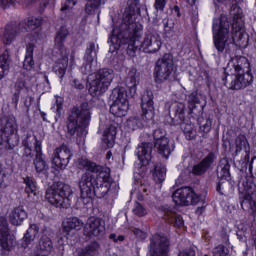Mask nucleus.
Wrapping results in <instances>:
<instances>
[{"label": "nucleus", "instance_id": "412c9836", "mask_svg": "<svg viewBox=\"0 0 256 256\" xmlns=\"http://www.w3.org/2000/svg\"><path fill=\"white\" fill-rule=\"evenodd\" d=\"M139 85V73L135 68H130L126 77V87L129 91L130 97H135L137 93V86Z\"/></svg>", "mask_w": 256, "mask_h": 256}, {"label": "nucleus", "instance_id": "a19ab883", "mask_svg": "<svg viewBox=\"0 0 256 256\" xmlns=\"http://www.w3.org/2000/svg\"><path fill=\"white\" fill-rule=\"evenodd\" d=\"M213 256H227V249L223 245H219L213 249Z\"/></svg>", "mask_w": 256, "mask_h": 256}, {"label": "nucleus", "instance_id": "7ed1b4c3", "mask_svg": "<svg viewBox=\"0 0 256 256\" xmlns=\"http://www.w3.org/2000/svg\"><path fill=\"white\" fill-rule=\"evenodd\" d=\"M226 80L234 81L236 88L247 87L250 81H253L251 75V64L245 56H235L228 62L224 69Z\"/></svg>", "mask_w": 256, "mask_h": 256}, {"label": "nucleus", "instance_id": "4468645a", "mask_svg": "<svg viewBox=\"0 0 256 256\" xmlns=\"http://www.w3.org/2000/svg\"><path fill=\"white\" fill-rule=\"evenodd\" d=\"M150 256H169V240L161 234H155L150 242Z\"/></svg>", "mask_w": 256, "mask_h": 256}, {"label": "nucleus", "instance_id": "09e8293b", "mask_svg": "<svg viewBox=\"0 0 256 256\" xmlns=\"http://www.w3.org/2000/svg\"><path fill=\"white\" fill-rule=\"evenodd\" d=\"M17 0H0V3L3 7H9V5H14Z\"/></svg>", "mask_w": 256, "mask_h": 256}, {"label": "nucleus", "instance_id": "052dcab7", "mask_svg": "<svg viewBox=\"0 0 256 256\" xmlns=\"http://www.w3.org/2000/svg\"><path fill=\"white\" fill-rule=\"evenodd\" d=\"M113 154L111 153V151H109L108 153H107V159H111V156H112Z\"/></svg>", "mask_w": 256, "mask_h": 256}, {"label": "nucleus", "instance_id": "e2e57ef3", "mask_svg": "<svg viewBox=\"0 0 256 256\" xmlns=\"http://www.w3.org/2000/svg\"><path fill=\"white\" fill-rule=\"evenodd\" d=\"M112 39H117V37H115V30L112 32Z\"/></svg>", "mask_w": 256, "mask_h": 256}, {"label": "nucleus", "instance_id": "e433bc0d", "mask_svg": "<svg viewBox=\"0 0 256 256\" xmlns=\"http://www.w3.org/2000/svg\"><path fill=\"white\" fill-rule=\"evenodd\" d=\"M27 27L30 31H34V29L41 27V18H35V17L28 18Z\"/></svg>", "mask_w": 256, "mask_h": 256}, {"label": "nucleus", "instance_id": "aec40b11", "mask_svg": "<svg viewBox=\"0 0 256 256\" xmlns=\"http://www.w3.org/2000/svg\"><path fill=\"white\" fill-rule=\"evenodd\" d=\"M25 31L26 30L23 28V25H19L15 28L7 27L5 30H0V40L5 45H10L17 35H20V33H25Z\"/></svg>", "mask_w": 256, "mask_h": 256}, {"label": "nucleus", "instance_id": "de8ad7c7", "mask_svg": "<svg viewBox=\"0 0 256 256\" xmlns=\"http://www.w3.org/2000/svg\"><path fill=\"white\" fill-rule=\"evenodd\" d=\"M137 123V119L136 118H130L128 121H127V126L130 128V129H135V124Z\"/></svg>", "mask_w": 256, "mask_h": 256}, {"label": "nucleus", "instance_id": "4d7b16f0", "mask_svg": "<svg viewBox=\"0 0 256 256\" xmlns=\"http://www.w3.org/2000/svg\"><path fill=\"white\" fill-rule=\"evenodd\" d=\"M225 165H224V170L225 171H229V164L227 163V161H225Z\"/></svg>", "mask_w": 256, "mask_h": 256}, {"label": "nucleus", "instance_id": "3c124183", "mask_svg": "<svg viewBox=\"0 0 256 256\" xmlns=\"http://www.w3.org/2000/svg\"><path fill=\"white\" fill-rule=\"evenodd\" d=\"M35 151H36V155H42L41 154V142H39V141H36V143H35Z\"/></svg>", "mask_w": 256, "mask_h": 256}, {"label": "nucleus", "instance_id": "9d476101", "mask_svg": "<svg viewBox=\"0 0 256 256\" xmlns=\"http://www.w3.org/2000/svg\"><path fill=\"white\" fill-rule=\"evenodd\" d=\"M172 73L173 56H171V54H164L163 57L156 62L154 69L155 83H165V81H168L169 77H171Z\"/></svg>", "mask_w": 256, "mask_h": 256}, {"label": "nucleus", "instance_id": "49530a36", "mask_svg": "<svg viewBox=\"0 0 256 256\" xmlns=\"http://www.w3.org/2000/svg\"><path fill=\"white\" fill-rule=\"evenodd\" d=\"M178 256H195V251L193 249H187L181 251Z\"/></svg>", "mask_w": 256, "mask_h": 256}, {"label": "nucleus", "instance_id": "5701e85b", "mask_svg": "<svg viewBox=\"0 0 256 256\" xmlns=\"http://www.w3.org/2000/svg\"><path fill=\"white\" fill-rule=\"evenodd\" d=\"M27 219V211L22 206L14 208L9 214V221L11 225L19 227L23 224V221Z\"/></svg>", "mask_w": 256, "mask_h": 256}, {"label": "nucleus", "instance_id": "1a4fd4ad", "mask_svg": "<svg viewBox=\"0 0 256 256\" xmlns=\"http://www.w3.org/2000/svg\"><path fill=\"white\" fill-rule=\"evenodd\" d=\"M111 98L113 104L110 106V113L114 117H125L129 111V99H127V90L123 87L114 88Z\"/></svg>", "mask_w": 256, "mask_h": 256}, {"label": "nucleus", "instance_id": "ddd939ff", "mask_svg": "<svg viewBox=\"0 0 256 256\" xmlns=\"http://www.w3.org/2000/svg\"><path fill=\"white\" fill-rule=\"evenodd\" d=\"M15 247V236L9 232L7 220L0 219V251L7 253Z\"/></svg>", "mask_w": 256, "mask_h": 256}, {"label": "nucleus", "instance_id": "f03ea898", "mask_svg": "<svg viewBox=\"0 0 256 256\" xmlns=\"http://www.w3.org/2000/svg\"><path fill=\"white\" fill-rule=\"evenodd\" d=\"M232 23L226 15H221L220 19L213 22V39L217 51H224L227 45L235 42V36L243 35V10L237 5H233L230 10Z\"/></svg>", "mask_w": 256, "mask_h": 256}, {"label": "nucleus", "instance_id": "f257e3e1", "mask_svg": "<svg viewBox=\"0 0 256 256\" xmlns=\"http://www.w3.org/2000/svg\"><path fill=\"white\" fill-rule=\"evenodd\" d=\"M80 167L86 169L79 181L80 197L84 205H89L93 197H105L111 189V170L97 166L87 159L79 160Z\"/></svg>", "mask_w": 256, "mask_h": 256}, {"label": "nucleus", "instance_id": "bb28decb", "mask_svg": "<svg viewBox=\"0 0 256 256\" xmlns=\"http://www.w3.org/2000/svg\"><path fill=\"white\" fill-rule=\"evenodd\" d=\"M86 65H84V73H91L93 68L97 67V53L89 50L85 56Z\"/></svg>", "mask_w": 256, "mask_h": 256}, {"label": "nucleus", "instance_id": "473e14b6", "mask_svg": "<svg viewBox=\"0 0 256 256\" xmlns=\"http://www.w3.org/2000/svg\"><path fill=\"white\" fill-rule=\"evenodd\" d=\"M167 173V168H165L164 165H157L155 166L153 177L155 181H158L159 183H162V181H165V175Z\"/></svg>", "mask_w": 256, "mask_h": 256}, {"label": "nucleus", "instance_id": "bf43d9fd", "mask_svg": "<svg viewBox=\"0 0 256 256\" xmlns=\"http://www.w3.org/2000/svg\"><path fill=\"white\" fill-rule=\"evenodd\" d=\"M115 237H117V235H115V234L110 235V239H113L114 241H117V239H115Z\"/></svg>", "mask_w": 256, "mask_h": 256}, {"label": "nucleus", "instance_id": "b1692460", "mask_svg": "<svg viewBox=\"0 0 256 256\" xmlns=\"http://www.w3.org/2000/svg\"><path fill=\"white\" fill-rule=\"evenodd\" d=\"M153 151V146L149 143H142L137 148V155L139 161L144 165H149L151 161V153Z\"/></svg>", "mask_w": 256, "mask_h": 256}, {"label": "nucleus", "instance_id": "5fc2aeb1", "mask_svg": "<svg viewBox=\"0 0 256 256\" xmlns=\"http://www.w3.org/2000/svg\"><path fill=\"white\" fill-rule=\"evenodd\" d=\"M13 101L17 105V101H19V95L14 94Z\"/></svg>", "mask_w": 256, "mask_h": 256}, {"label": "nucleus", "instance_id": "9b49d317", "mask_svg": "<svg viewBox=\"0 0 256 256\" xmlns=\"http://www.w3.org/2000/svg\"><path fill=\"white\" fill-rule=\"evenodd\" d=\"M172 199L176 205H196L201 201L199 195L195 193L193 188L184 187L176 190Z\"/></svg>", "mask_w": 256, "mask_h": 256}, {"label": "nucleus", "instance_id": "864d4df0", "mask_svg": "<svg viewBox=\"0 0 256 256\" xmlns=\"http://www.w3.org/2000/svg\"><path fill=\"white\" fill-rule=\"evenodd\" d=\"M15 87L18 89H21L22 87H25V83H23V82L16 83Z\"/></svg>", "mask_w": 256, "mask_h": 256}, {"label": "nucleus", "instance_id": "13d9d810", "mask_svg": "<svg viewBox=\"0 0 256 256\" xmlns=\"http://www.w3.org/2000/svg\"><path fill=\"white\" fill-rule=\"evenodd\" d=\"M188 3L190 5H195V3H197V0H188Z\"/></svg>", "mask_w": 256, "mask_h": 256}, {"label": "nucleus", "instance_id": "c03bdc74", "mask_svg": "<svg viewBox=\"0 0 256 256\" xmlns=\"http://www.w3.org/2000/svg\"><path fill=\"white\" fill-rule=\"evenodd\" d=\"M189 103L195 104L199 103V98L197 97V92H192L188 97Z\"/></svg>", "mask_w": 256, "mask_h": 256}, {"label": "nucleus", "instance_id": "338daca9", "mask_svg": "<svg viewBox=\"0 0 256 256\" xmlns=\"http://www.w3.org/2000/svg\"><path fill=\"white\" fill-rule=\"evenodd\" d=\"M60 243H61V245H63V240L62 239L60 240Z\"/></svg>", "mask_w": 256, "mask_h": 256}, {"label": "nucleus", "instance_id": "423d86ee", "mask_svg": "<svg viewBox=\"0 0 256 256\" xmlns=\"http://www.w3.org/2000/svg\"><path fill=\"white\" fill-rule=\"evenodd\" d=\"M67 35L69 32L65 28H61L55 38L56 52L53 71L60 79L65 77L67 67H69V50L63 45Z\"/></svg>", "mask_w": 256, "mask_h": 256}, {"label": "nucleus", "instance_id": "c9c22d12", "mask_svg": "<svg viewBox=\"0 0 256 256\" xmlns=\"http://www.w3.org/2000/svg\"><path fill=\"white\" fill-rule=\"evenodd\" d=\"M24 183L26 185L25 193L31 195V193H35L37 191V182H35L31 177H26L24 179Z\"/></svg>", "mask_w": 256, "mask_h": 256}, {"label": "nucleus", "instance_id": "a18cd8bd", "mask_svg": "<svg viewBox=\"0 0 256 256\" xmlns=\"http://www.w3.org/2000/svg\"><path fill=\"white\" fill-rule=\"evenodd\" d=\"M165 0H156L155 2V8L158 11H163V9H165Z\"/></svg>", "mask_w": 256, "mask_h": 256}, {"label": "nucleus", "instance_id": "0e129e2a", "mask_svg": "<svg viewBox=\"0 0 256 256\" xmlns=\"http://www.w3.org/2000/svg\"><path fill=\"white\" fill-rule=\"evenodd\" d=\"M217 191H221V184L218 185Z\"/></svg>", "mask_w": 256, "mask_h": 256}, {"label": "nucleus", "instance_id": "f8f14e48", "mask_svg": "<svg viewBox=\"0 0 256 256\" xmlns=\"http://www.w3.org/2000/svg\"><path fill=\"white\" fill-rule=\"evenodd\" d=\"M84 233L88 237H96V239H101V237L105 235V221L95 216L89 217L84 226Z\"/></svg>", "mask_w": 256, "mask_h": 256}, {"label": "nucleus", "instance_id": "6e6d98bb", "mask_svg": "<svg viewBox=\"0 0 256 256\" xmlns=\"http://www.w3.org/2000/svg\"><path fill=\"white\" fill-rule=\"evenodd\" d=\"M25 153L26 155H31V148L29 146L25 148Z\"/></svg>", "mask_w": 256, "mask_h": 256}, {"label": "nucleus", "instance_id": "69168bd1", "mask_svg": "<svg viewBox=\"0 0 256 256\" xmlns=\"http://www.w3.org/2000/svg\"><path fill=\"white\" fill-rule=\"evenodd\" d=\"M253 167V159L251 160V163H250V169Z\"/></svg>", "mask_w": 256, "mask_h": 256}, {"label": "nucleus", "instance_id": "7c9ffc66", "mask_svg": "<svg viewBox=\"0 0 256 256\" xmlns=\"http://www.w3.org/2000/svg\"><path fill=\"white\" fill-rule=\"evenodd\" d=\"M235 146H236V153H239V151H245L248 153L249 151V142H247V138L245 135H239L235 140Z\"/></svg>", "mask_w": 256, "mask_h": 256}, {"label": "nucleus", "instance_id": "c756f323", "mask_svg": "<svg viewBox=\"0 0 256 256\" xmlns=\"http://www.w3.org/2000/svg\"><path fill=\"white\" fill-rule=\"evenodd\" d=\"M129 7L128 9H126L125 13H124V23H126V25H133V23H135L137 21V17L139 16V13L137 12V10H135V8Z\"/></svg>", "mask_w": 256, "mask_h": 256}, {"label": "nucleus", "instance_id": "2eb2a0df", "mask_svg": "<svg viewBox=\"0 0 256 256\" xmlns=\"http://www.w3.org/2000/svg\"><path fill=\"white\" fill-rule=\"evenodd\" d=\"M155 148L158 153L162 155L165 159H169L173 149L169 144V138L165 137V132L162 129H156L153 133Z\"/></svg>", "mask_w": 256, "mask_h": 256}, {"label": "nucleus", "instance_id": "58836bf2", "mask_svg": "<svg viewBox=\"0 0 256 256\" xmlns=\"http://www.w3.org/2000/svg\"><path fill=\"white\" fill-rule=\"evenodd\" d=\"M101 5V0H88L86 4V12L89 14L97 9Z\"/></svg>", "mask_w": 256, "mask_h": 256}, {"label": "nucleus", "instance_id": "8fccbe9b", "mask_svg": "<svg viewBox=\"0 0 256 256\" xmlns=\"http://www.w3.org/2000/svg\"><path fill=\"white\" fill-rule=\"evenodd\" d=\"M57 111H61V107L63 106V98H56Z\"/></svg>", "mask_w": 256, "mask_h": 256}, {"label": "nucleus", "instance_id": "603ef678", "mask_svg": "<svg viewBox=\"0 0 256 256\" xmlns=\"http://www.w3.org/2000/svg\"><path fill=\"white\" fill-rule=\"evenodd\" d=\"M74 87L76 89H83V85L81 84V82L79 80H74Z\"/></svg>", "mask_w": 256, "mask_h": 256}, {"label": "nucleus", "instance_id": "c85d7f7f", "mask_svg": "<svg viewBox=\"0 0 256 256\" xmlns=\"http://www.w3.org/2000/svg\"><path fill=\"white\" fill-rule=\"evenodd\" d=\"M38 237L39 226H37V224H31L24 236V241L26 245L33 243V241H35V239H37Z\"/></svg>", "mask_w": 256, "mask_h": 256}, {"label": "nucleus", "instance_id": "680f3d73", "mask_svg": "<svg viewBox=\"0 0 256 256\" xmlns=\"http://www.w3.org/2000/svg\"><path fill=\"white\" fill-rule=\"evenodd\" d=\"M125 239V237L124 236H118V241H123Z\"/></svg>", "mask_w": 256, "mask_h": 256}, {"label": "nucleus", "instance_id": "79ce46f5", "mask_svg": "<svg viewBox=\"0 0 256 256\" xmlns=\"http://www.w3.org/2000/svg\"><path fill=\"white\" fill-rule=\"evenodd\" d=\"M77 2H75V0H64L63 4H62V8L61 11H67L69 9H73V7H75Z\"/></svg>", "mask_w": 256, "mask_h": 256}, {"label": "nucleus", "instance_id": "37998d69", "mask_svg": "<svg viewBox=\"0 0 256 256\" xmlns=\"http://www.w3.org/2000/svg\"><path fill=\"white\" fill-rule=\"evenodd\" d=\"M211 119H206L205 123L200 125V131H202V133H209V131H211Z\"/></svg>", "mask_w": 256, "mask_h": 256}, {"label": "nucleus", "instance_id": "cd10ccee", "mask_svg": "<svg viewBox=\"0 0 256 256\" xmlns=\"http://www.w3.org/2000/svg\"><path fill=\"white\" fill-rule=\"evenodd\" d=\"M117 135V127L110 126L103 133V141L107 145V147L111 148L115 145V137Z\"/></svg>", "mask_w": 256, "mask_h": 256}, {"label": "nucleus", "instance_id": "0eeeda50", "mask_svg": "<svg viewBox=\"0 0 256 256\" xmlns=\"http://www.w3.org/2000/svg\"><path fill=\"white\" fill-rule=\"evenodd\" d=\"M71 197H73L71 186L63 183L53 184L46 190L45 194V199L50 205L64 209L71 207Z\"/></svg>", "mask_w": 256, "mask_h": 256}, {"label": "nucleus", "instance_id": "20e7f679", "mask_svg": "<svg viewBox=\"0 0 256 256\" xmlns=\"http://www.w3.org/2000/svg\"><path fill=\"white\" fill-rule=\"evenodd\" d=\"M136 30L130 36L128 44V53L132 51H143V53H157L161 49V36L158 34L148 33L145 35L143 41H141V35L143 31V26L141 24H135Z\"/></svg>", "mask_w": 256, "mask_h": 256}, {"label": "nucleus", "instance_id": "a878e982", "mask_svg": "<svg viewBox=\"0 0 256 256\" xmlns=\"http://www.w3.org/2000/svg\"><path fill=\"white\" fill-rule=\"evenodd\" d=\"M214 159L215 156L213 155V153L208 154L206 158L203 159L199 164L194 165L192 173L194 175H203V173H205V171H207V169L211 167V164L213 163Z\"/></svg>", "mask_w": 256, "mask_h": 256}, {"label": "nucleus", "instance_id": "393cba45", "mask_svg": "<svg viewBox=\"0 0 256 256\" xmlns=\"http://www.w3.org/2000/svg\"><path fill=\"white\" fill-rule=\"evenodd\" d=\"M11 70V56L9 55V50H4L0 55V81L4 77L9 75Z\"/></svg>", "mask_w": 256, "mask_h": 256}, {"label": "nucleus", "instance_id": "4be33fe9", "mask_svg": "<svg viewBox=\"0 0 256 256\" xmlns=\"http://www.w3.org/2000/svg\"><path fill=\"white\" fill-rule=\"evenodd\" d=\"M84 225L83 220L77 217L66 218L62 223L63 231L67 233V235H69L71 231H81Z\"/></svg>", "mask_w": 256, "mask_h": 256}, {"label": "nucleus", "instance_id": "6ab92c4d", "mask_svg": "<svg viewBox=\"0 0 256 256\" xmlns=\"http://www.w3.org/2000/svg\"><path fill=\"white\" fill-rule=\"evenodd\" d=\"M31 41V43H29ZM26 56L24 59L23 67L26 71H31L35 67V61H33V50L35 49V43H37V36L26 37Z\"/></svg>", "mask_w": 256, "mask_h": 256}, {"label": "nucleus", "instance_id": "4c0bfd02", "mask_svg": "<svg viewBox=\"0 0 256 256\" xmlns=\"http://www.w3.org/2000/svg\"><path fill=\"white\" fill-rule=\"evenodd\" d=\"M6 129H8L9 133L17 132V119H15V117L8 118Z\"/></svg>", "mask_w": 256, "mask_h": 256}, {"label": "nucleus", "instance_id": "39448f33", "mask_svg": "<svg viewBox=\"0 0 256 256\" xmlns=\"http://www.w3.org/2000/svg\"><path fill=\"white\" fill-rule=\"evenodd\" d=\"M89 121H91V111L88 103H83L80 108H73L67 120V133L83 135L89 126Z\"/></svg>", "mask_w": 256, "mask_h": 256}, {"label": "nucleus", "instance_id": "f3484780", "mask_svg": "<svg viewBox=\"0 0 256 256\" xmlns=\"http://www.w3.org/2000/svg\"><path fill=\"white\" fill-rule=\"evenodd\" d=\"M50 253H53V240L43 235L29 256H49Z\"/></svg>", "mask_w": 256, "mask_h": 256}, {"label": "nucleus", "instance_id": "774afa93", "mask_svg": "<svg viewBox=\"0 0 256 256\" xmlns=\"http://www.w3.org/2000/svg\"><path fill=\"white\" fill-rule=\"evenodd\" d=\"M217 1L221 2V1H223V0H217Z\"/></svg>", "mask_w": 256, "mask_h": 256}, {"label": "nucleus", "instance_id": "ea45409f", "mask_svg": "<svg viewBox=\"0 0 256 256\" xmlns=\"http://www.w3.org/2000/svg\"><path fill=\"white\" fill-rule=\"evenodd\" d=\"M134 215H137L138 217H143V215H147V210L141 206V204L136 203L135 207L133 209Z\"/></svg>", "mask_w": 256, "mask_h": 256}, {"label": "nucleus", "instance_id": "6e6552de", "mask_svg": "<svg viewBox=\"0 0 256 256\" xmlns=\"http://www.w3.org/2000/svg\"><path fill=\"white\" fill-rule=\"evenodd\" d=\"M114 77L115 74L113 73V70L109 69H102L95 74H91L88 78V81H90V95H92V97H97V95L105 93Z\"/></svg>", "mask_w": 256, "mask_h": 256}, {"label": "nucleus", "instance_id": "f704fd0d", "mask_svg": "<svg viewBox=\"0 0 256 256\" xmlns=\"http://www.w3.org/2000/svg\"><path fill=\"white\" fill-rule=\"evenodd\" d=\"M34 165L37 173H42V171H45L47 165L45 164V160H43V154H36Z\"/></svg>", "mask_w": 256, "mask_h": 256}, {"label": "nucleus", "instance_id": "72a5a7b5", "mask_svg": "<svg viewBox=\"0 0 256 256\" xmlns=\"http://www.w3.org/2000/svg\"><path fill=\"white\" fill-rule=\"evenodd\" d=\"M99 251V244L94 242L79 252L78 256H95Z\"/></svg>", "mask_w": 256, "mask_h": 256}, {"label": "nucleus", "instance_id": "a211bd4d", "mask_svg": "<svg viewBox=\"0 0 256 256\" xmlns=\"http://www.w3.org/2000/svg\"><path fill=\"white\" fill-rule=\"evenodd\" d=\"M142 117L146 121H151L155 117V106L153 102V94L146 93L142 96Z\"/></svg>", "mask_w": 256, "mask_h": 256}, {"label": "nucleus", "instance_id": "2f4dec72", "mask_svg": "<svg viewBox=\"0 0 256 256\" xmlns=\"http://www.w3.org/2000/svg\"><path fill=\"white\" fill-rule=\"evenodd\" d=\"M165 217L166 219H168V221H170V223H173L174 221V226L178 229H181V227L185 225V221H183V218L180 215H177L171 211L166 212Z\"/></svg>", "mask_w": 256, "mask_h": 256}, {"label": "nucleus", "instance_id": "dca6fc26", "mask_svg": "<svg viewBox=\"0 0 256 256\" xmlns=\"http://www.w3.org/2000/svg\"><path fill=\"white\" fill-rule=\"evenodd\" d=\"M71 157H73L71 149L67 145H62L54 150L52 163L57 169H65L69 165Z\"/></svg>", "mask_w": 256, "mask_h": 256}]
</instances>
